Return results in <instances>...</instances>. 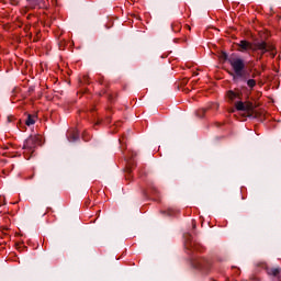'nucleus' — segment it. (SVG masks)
Returning <instances> with one entry per match:
<instances>
[{"instance_id": "obj_1", "label": "nucleus", "mask_w": 281, "mask_h": 281, "mask_svg": "<svg viewBox=\"0 0 281 281\" xmlns=\"http://www.w3.org/2000/svg\"><path fill=\"white\" fill-rule=\"evenodd\" d=\"M237 45L239 47L238 48L239 52H249V49H251L252 52H256L259 49L261 54H267V52H269L272 58L276 56V52H273L276 47L273 46V44H267L265 42H256L255 44H251L243 40V41H239Z\"/></svg>"}, {"instance_id": "obj_2", "label": "nucleus", "mask_w": 281, "mask_h": 281, "mask_svg": "<svg viewBox=\"0 0 281 281\" xmlns=\"http://www.w3.org/2000/svg\"><path fill=\"white\" fill-rule=\"evenodd\" d=\"M228 63L234 69L236 76H243V69H245V60H243L240 57H231Z\"/></svg>"}, {"instance_id": "obj_3", "label": "nucleus", "mask_w": 281, "mask_h": 281, "mask_svg": "<svg viewBox=\"0 0 281 281\" xmlns=\"http://www.w3.org/2000/svg\"><path fill=\"white\" fill-rule=\"evenodd\" d=\"M237 111H254V104L251 102L239 101L235 104Z\"/></svg>"}, {"instance_id": "obj_4", "label": "nucleus", "mask_w": 281, "mask_h": 281, "mask_svg": "<svg viewBox=\"0 0 281 281\" xmlns=\"http://www.w3.org/2000/svg\"><path fill=\"white\" fill-rule=\"evenodd\" d=\"M34 142H36V137H29L24 144V148L32 150L34 148Z\"/></svg>"}, {"instance_id": "obj_5", "label": "nucleus", "mask_w": 281, "mask_h": 281, "mask_svg": "<svg viewBox=\"0 0 281 281\" xmlns=\"http://www.w3.org/2000/svg\"><path fill=\"white\" fill-rule=\"evenodd\" d=\"M35 123H36V119H34V116L29 114L27 119L25 121L26 126H33V124H35Z\"/></svg>"}, {"instance_id": "obj_6", "label": "nucleus", "mask_w": 281, "mask_h": 281, "mask_svg": "<svg viewBox=\"0 0 281 281\" xmlns=\"http://www.w3.org/2000/svg\"><path fill=\"white\" fill-rule=\"evenodd\" d=\"M268 273L269 276H278V273H280V268H270Z\"/></svg>"}, {"instance_id": "obj_7", "label": "nucleus", "mask_w": 281, "mask_h": 281, "mask_svg": "<svg viewBox=\"0 0 281 281\" xmlns=\"http://www.w3.org/2000/svg\"><path fill=\"white\" fill-rule=\"evenodd\" d=\"M227 95L229 100H236V98L238 97V94H236V92L234 91H228Z\"/></svg>"}, {"instance_id": "obj_8", "label": "nucleus", "mask_w": 281, "mask_h": 281, "mask_svg": "<svg viewBox=\"0 0 281 281\" xmlns=\"http://www.w3.org/2000/svg\"><path fill=\"white\" fill-rule=\"evenodd\" d=\"M247 85H248V87H250V89H254V87H256V80L249 79V80L247 81Z\"/></svg>"}, {"instance_id": "obj_9", "label": "nucleus", "mask_w": 281, "mask_h": 281, "mask_svg": "<svg viewBox=\"0 0 281 281\" xmlns=\"http://www.w3.org/2000/svg\"><path fill=\"white\" fill-rule=\"evenodd\" d=\"M214 109H218V103L213 104Z\"/></svg>"}, {"instance_id": "obj_10", "label": "nucleus", "mask_w": 281, "mask_h": 281, "mask_svg": "<svg viewBox=\"0 0 281 281\" xmlns=\"http://www.w3.org/2000/svg\"><path fill=\"white\" fill-rule=\"evenodd\" d=\"M234 80H236V75H233Z\"/></svg>"}]
</instances>
